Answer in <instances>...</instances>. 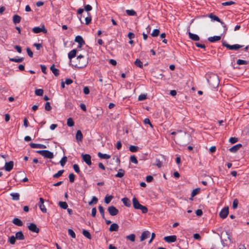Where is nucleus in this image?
Masks as SVG:
<instances>
[{
  "label": "nucleus",
  "mask_w": 249,
  "mask_h": 249,
  "mask_svg": "<svg viewBox=\"0 0 249 249\" xmlns=\"http://www.w3.org/2000/svg\"><path fill=\"white\" fill-rule=\"evenodd\" d=\"M13 200H18L19 199V194L18 193H12L10 194Z\"/></svg>",
  "instance_id": "obj_30"
},
{
  "label": "nucleus",
  "mask_w": 249,
  "mask_h": 249,
  "mask_svg": "<svg viewBox=\"0 0 249 249\" xmlns=\"http://www.w3.org/2000/svg\"><path fill=\"white\" fill-rule=\"evenodd\" d=\"M68 234L70 235L72 238H75L76 237V235L74 231L71 229H68Z\"/></svg>",
  "instance_id": "obj_50"
},
{
  "label": "nucleus",
  "mask_w": 249,
  "mask_h": 249,
  "mask_svg": "<svg viewBox=\"0 0 249 249\" xmlns=\"http://www.w3.org/2000/svg\"><path fill=\"white\" fill-rule=\"evenodd\" d=\"M208 17L211 18L212 20L216 21L217 22H220V19L217 16L213 15V13L210 14Z\"/></svg>",
  "instance_id": "obj_29"
},
{
  "label": "nucleus",
  "mask_w": 249,
  "mask_h": 249,
  "mask_svg": "<svg viewBox=\"0 0 249 249\" xmlns=\"http://www.w3.org/2000/svg\"><path fill=\"white\" fill-rule=\"evenodd\" d=\"M119 229V226L116 223H113L111 225L109 228V231L111 232L118 231Z\"/></svg>",
  "instance_id": "obj_21"
},
{
  "label": "nucleus",
  "mask_w": 249,
  "mask_h": 249,
  "mask_svg": "<svg viewBox=\"0 0 249 249\" xmlns=\"http://www.w3.org/2000/svg\"><path fill=\"white\" fill-rule=\"evenodd\" d=\"M206 78L210 85L213 88H217L219 84L218 76L213 73H208L206 74Z\"/></svg>",
  "instance_id": "obj_1"
},
{
  "label": "nucleus",
  "mask_w": 249,
  "mask_h": 249,
  "mask_svg": "<svg viewBox=\"0 0 249 249\" xmlns=\"http://www.w3.org/2000/svg\"><path fill=\"white\" fill-rule=\"evenodd\" d=\"M132 202L133 207L135 209L141 210L143 213H147V208L141 205L136 197L133 198Z\"/></svg>",
  "instance_id": "obj_3"
},
{
  "label": "nucleus",
  "mask_w": 249,
  "mask_h": 249,
  "mask_svg": "<svg viewBox=\"0 0 249 249\" xmlns=\"http://www.w3.org/2000/svg\"><path fill=\"white\" fill-rule=\"evenodd\" d=\"M82 233L86 237L88 238L89 239H90L91 238V236L89 231L86 230H83L82 231Z\"/></svg>",
  "instance_id": "obj_33"
},
{
  "label": "nucleus",
  "mask_w": 249,
  "mask_h": 249,
  "mask_svg": "<svg viewBox=\"0 0 249 249\" xmlns=\"http://www.w3.org/2000/svg\"><path fill=\"white\" fill-rule=\"evenodd\" d=\"M77 51L75 49H73L70 51L68 53V58L71 60L72 58H74L76 54Z\"/></svg>",
  "instance_id": "obj_26"
},
{
  "label": "nucleus",
  "mask_w": 249,
  "mask_h": 249,
  "mask_svg": "<svg viewBox=\"0 0 249 249\" xmlns=\"http://www.w3.org/2000/svg\"><path fill=\"white\" fill-rule=\"evenodd\" d=\"M238 138L235 137H231L229 139V142L231 144L236 143V142H238Z\"/></svg>",
  "instance_id": "obj_56"
},
{
  "label": "nucleus",
  "mask_w": 249,
  "mask_h": 249,
  "mask_svg": "<svg viewBox=\"0 0 249 249\" xmlns=\"http://www.w3.org/2000/svg\"><path fill=\"white\" fill-rule=\"evenodd\" d=\"M24 58L23 57L16 58H9V60L11 62H15L17 63H20L23 61Z\"/></svg>",
  "instance_id": "obj_36"
},
{
  "label": "nucleus",
  "mask_w": 249,
  "mask_h": 249,
  "mask_svg": "<svg viewBox=\"0 0 249 249\" xmlns=\"http://www.w3.org/2000/svg\"><path fill=\"white\" fill-rule=\"evenodd\" d=\"M14 48L18 53H21L22 52L21 47L20 46L16 45L14 46Z\"/></svg>",
  "instance_id": "obj_63"
},
{
  "label": "nucleus",
  "mask_w": 249,
  "mask_h": 249,
  "mask_svg": "<svg viewBox=\"0 0 249 249\" xmlns=\"http://www.w3.org/2000/svg\"><path fill=\"white\" fill-rule=\"evenodd\" d=\"M160 34V30L159 29H154L153 32L151 34V36L153 37H156L159 36Z\"/></svg>",
  "instance_id": "obj_49"
},
{
  "label": "nucleus",
  "mask_w": 249,
  "mask_h": 249,
  "mask_svg": "<svg viewBox=\"0 0 249 249\" xmlns=\"http://www.w3.org/2000/svg\"><path fill=\"white\" fill-rule=\"evenodd\" d=\"M28 229L33 232L38 233L39 231V228H37L36 225L34 223H31L28 226Z\"/></svg>",
  "instance_id": "obj_12"
},
{
  "label": "nucleus",
  "mask_w": 249,
  "mask_h": 249,
  "mask_svg": "<svg viewBox=\"0 0 249 249\" xmlns=\"http://www.w3.org/2000/svg\"><path fill=\"white\" fill-rule=\"evenodd\" d=\"M75 41L79 44L78 46V48L81 47L82 45L85 44V41L84 40L82 37L80 36H77L75 38Z\"/></svg>",
  "instance_id": "obj_13"
},
{
  "label": "nucleus",
  "mask_w": 249,
  "mask_h": 249,
  "mask_svg": "<svg viewBox=\"0 0 249 249\" xmlns=\"http://www.w3.org/2000/svg\"><path fill=\"white\" fill-rule=\"evenodd\" d=\"M30 146L32 148L44 149L46 148V145L39 143H31Z\"/></svg>",
  "instance_id": "obj_14"
},
{
  "label": "nucleus",
  "mask_w": 249,
  "mask_h": 249,
  "mask_svg": "<svg viewBox=\"0 0 249 249\" xmlns=\"http://www.w3.org/2000/svg\"><path fill=\"white\" fill-rule=\"evenodd\" d=\"M67 160V158L66 156L63 157L60 161V163L62 166H64Z\"/></svg>",
  "instance_id": "obj_51"
},
{
  "label": "nucleus",
  "mask_w": 249,
  "mask_h": 249,
  "mask_svg": "<svg viewBox=\"0 0 249 249\" xmlns=\"http://www.w3.org/2000/svg\"><path fill=\"white\" fill-rule=\"evenodd\" d=\"M98 209H99V212L101 213V215L102 218L104 219H105V212H104V208L102 206L100 205L98 207Z\"/></svg>",
  "instance_id": "obj_43"
},
{
  "label": "nucleus",
  "mask_w": 249,
  "mask_h": 249,
  "mask_svg": "<svg viewBox=\"0 0 249 249\" xmlns=\"http://www.w3.org/2000/svg\"><path fill=\"white\" fill-rule=\"evenodd\" d=\"M238 201L237 199H234L232 203V207L233 209H236L237 207Z\"/></svg>",
  "instance_id": "obj_61"
},
{
  "label": "nucleus",
  "mask_w": 249,
  "mask_h": 249,
  "mask_svg": "<svg viewBox=\"0 0 249 249\" xmlns=\"http://www.w3.org/2000/svg\"><path fill=\"white\" fill-rule=\"evenodd\" d=\"M136 236L134 234L132 233L126 236L127 240H130L131 242H134L135 241Z\"/></svg>",
  "instance_id": "obj_34"
},
{
  "label": "nucleus",
  "mask_w": 249,
  "mask_h": 249,
  "mask_svg": "<svg viewBox=\"0 0 249 249\" xmlns=\"http://www.w3.org/2000/svg\"><path fill=\"white\" fill-rule=\"evenodd\" d=\"M12 222L13 224L18 226H22L23 225V222L18 218H15Z\"/></svg>",
  "instance_id": "obj_25"
},
{
  "label": "nucleus",
  "mask_w": 249,
  "mask_h": 249,
  "mask_svg": "<svg viewBox=\"0 0 249 249\" xmlns=\"http://www.w3.org/2000/svg\"><path fill=\"white\" fill-rule=\"evenodd\" d=\"M73 169L74 170V171L79 174H80L81 173V171L80 170V169H79V165L77 164H74L73 166Z\"/></svg>",
  "instance_id": "obj_47"
},
{
  "label": "nucleus",
  "mask_w": 249,
  "mask_h": 249,
  "mask_svg": "<svg viewBox=\"0 0 249 249\" xmlns=\"http://www.w3.org/2000/svg\"><path fill=\"white\" fill-rule=\"evenodd\" d=\"M72 82V80L70 78H67L65 79V83L68 85L71 84Z\"/></svg>",
  "instance_id": "obj_64"
},
{
  "label": "nucleus",
  "mask_w": 249,
  "mask_h": 249,
  "mask_svg": "<svg viewBox=\"0 0 249 249\" xmlns=\"http://www.w3.org/2000/svg\"><path fill=\"white\" fill-rule=\"evenodd\" d=\"M150 232L149 231H143L141 236V241H142L146 239L150 236Z\"/></svg>",
  "instance_id": "obj_18"
},
{
  "label": "nucleus",
  "mask_w": 249,
  "mask_h": 249,
  "mask_svg": "<svg viewBox=\"0 0 249 249\" xmlns=\"http://www.w3.org/2000/svg\"><path fill=\"white\" fill-rule=\"evenodd\" d=\"M125 173V171L122 169H120L119 170L118 173L115 175V177L117 178H122L124 176Z\"/></svg>",
  "instance_id": "obj_32"
},
{
  "label": "nucleus",
  "mask_w": 249,
  "mask_h": 249,
  "mask_svg": "<svg viewBox=\"0 0 249 249\" xmlns=\"http://www.w3.org/2000/svg\"><path fill=\"white\" fill-rule=\"evenodd\" d=\"M69 178L70 182L71 183H72L74 182V179H75V175H74V174L71 173V174H69Z\"/></svg>",
  "instance_id": "obj_57"
},
{
  "label": "nucleus",
  "mask_w": 249,
  "mask_h": 249,
  "mask_svg": "<svg viewBox=\"0 0 249 249\" xmlns=\"http://www.w3.org/2000/svg\"><path fill=\"white\" fill-rule=\"evenodd\" d=\"M64 170H61L58 171V172L53 175V178H58L62 176L63 173H64Z\"/></svg>",
  "instance_id": "obj_40"
},
{
  "label": "nucleus",
  "mask_w": 249,
  "mask_h": 249,
  "mask_svg": "<svg viewBox=\"0 0 249 249\" xmlns=\"http://www.w3.org/2000/svg\"><path fill=\"white\" fill-rule=\"evenodd\" d=\"M229 214V208L228 207L223 208L220 212L219 215V216L222 218L225 219L226 218Z\"/></svg>",
  "instance_id": "obj_7"
},
{
  "label": "nucleus",
  "mask_w": 249,
  "mask_h": 249,
  "mask_svg": "<svg viewBox=\"0 0 249 249\" xmlns=\"http://www.w3.org/2000/svg\"><path fill=\"white\" fill-rule=\"evenodd\" d=\"M44 200L43 198L40 197L39 198V202L38 204V205L40 209V210L44 213H47V209L44 205Z\"/></svg>",
  "instance_id": "obj_9"
},
{
  "label": "nucleus",
  "mask_w": 249,
  "mask_h": 249,
  "mask_svg": "<svg viewBox=\"0 0 249 249\" xmlns=\"http://www.w3.org/2000/svg\"><path fill=\"white\" fill-rule=\"evenodd\" d=\"M45 109L47 111H50L52 109V107L49 102H46L45 104Z\"/></svg>",
  "instance_id": "obj_58"
},
{
  "label": "nucleus",
  "mask_w": 249,
  "mask_h": 249,
  "mask_svg": "<svg viewBox=\"0 0 249 249\" xmlns=\"http://www.w3.org/2000/svg\"><path fill=\"white\" fill-rule=\"evenodd\" d=\"M235 4V2L233 1H228L222 3L223 6H229Z\"/></svg>",
  "instance_id": "obj_55"
},
{
  "label": "nucleus",
  "mask_w": 249,
  "mask_h": 249,
  "mask_svg": "<svg viewBox=\"0 0 249 249\" xmlns=\"http://www.w3.org/2000/svg\"><path fill=\"white\" fill-rule=\"evenodd\" d=\"M97 201L98 198L96 196H94L92 197V200L89 202V205H92L93 204L97 203Z\"/></svg>",
  "instance_id": "obj_48"
},
{
  "label": "nucleus",
  "mask_w": 249,
  "mask_h": 249,
  "mask_svg": "<svg viewBox=\"0 0 249 249\" xmlns=\"http://www.w3.org/2000/svg\"><path fill=\"white\" fill-rule=\"evenodd\" d=\"M26 51H27V53L28 55L30 57H33V53L32 51H31V50L29 48L27 47L26 49Z\"/></svg>",
  "instance_id": "obj_62"
},
{
  "label": "nucleus",
  "mask_w": 249,
  "mask_h": 249,
  "mask_svg": "<svg viewBox=\"0 0 249 249\" xmlns=\"http://www.w3.org/2000/svg\"><path fill=\"white\" fill-rule=\"evenodd\" d=\"M113 197L112 196H106L105 198V202L106 204H109L110 202V201H111V200L112 199Z\"/></svg>",
  "instance_id": "obj_42"
},
{
  "label": "nucleus",
  "mask_w": 249,
  "mask_h": 249,
  "mask_svg": "<svg viewBox=\"0 0 249 249\" xmlns=\"http://www.w3.org/2000/svg\"><path fill=\"white\" fill-rule=\"evenodd\" d=\"M14 163L13 161H10L8 162H6L5 164V170L7 172H10L13 168Z\"/></svg>",
  "instance_id": "obj_15"
},
{
  "label": "nucleus",
  "mask_w": 249,
  "mask_h": 249,
  "mask_svg": "<svg viewBox=\"0 0 249 249\" xmlns=\"http://www.w3.org/2000/svg\"><path fill=\"white\" fill-rule=\"evenodd\" d=\"M188 35L190 39L193 41H198L199 40V37L198 35L192 33L191 32L188 33Z\"/></svg>",
  "instance_id": "obj_17"
},
{
  "label": "nucleus",
  "mask_w": 249,
  "mask_h": 249,
  "mask_svg": "<svg viewBox=\"0 0 249 249\" xmlns=\"http://www.w3.org/2000/svg\"><path fill=\"white\" fill-rule=\"evenodd\" d=\"M107 210L109 214L111 216L116 215L119 213L118 210L113 206H109Z\"/></svg>",
  "instance_id": "obj_6"
},
{
  "label": "nucleus",
  "mask_w": 249,
  "mask_h": 249,
  "mask_svg": "<svg viewBox=\"0 0 249 249\" xmlns=\"http://www.w3.org/2000/svg\"><path fill=\"white\" fill-rule=\"evenodd\" d=\"M146 98V95L142 94L138 97V100L139 101H143Z\"/></svg>",
  "instance_id": "obj_59"
},
{
  "label": "nucleus",
  "mask_w": 249,
  "mask_h": 249,
  "mask_svg": "<svg viewBox=\"0 0 249 249\" xmlns=\"http://www.w3.org/2000/svg\"><path fill=\"white\" fill-rule=\"evenodd\" d=\"M121 200L125 206L129 207L131 206V202L127 197L123 198Z\"/></svg>",
  "instance_id": "obj_23"
},
{
  "label": "nucleus",
  "mask_w": 249,
  "mask_h": 249,
  "mask_svg": "<svg viewBox=\"0 0 249 249\" xmlns=\"http://www.w3.org/2000/svg\"><path fill=\"white\" fill-rule=\"evenodd\" d=\"M129 149L132 152H136L138 150L139 147L135 145H130L129 147Z\"/></svg>",
  "instance_id": "obj_44"
},
{
  "label": "nucleus",
  "mask_w": 249,
  "mask_h": 249,
  "mask_svg": "<svg viewBox=\"0 0 249 249\" xmlns=\"http://www.w3.org/2000/svg\"><path fill=\"white\" fill-rule=\"evenodd\" d=\"M36 152L46 158L51 159L53 158V153L47 150H38Z\"/></svg>",
  "instance_id": "obj_4"
},
{
  "label": "nucleus",
  "mask_w": 249,
  "mask_h": 249,
  "mask_svg": "<svg viewBox=\"0 0 249 249\" xmlns=\"http://www.w3.org/2000/svg\"><path fill=\"white\" fill-rule=\"evenodd\" d=\"M130 161L135 164L138 163V160L136 157L134 155L131 156L130 158Z\"/></svg>",
  "instance_id": "obj_53"
},
{
  "label": "nucleus",
  "mask_w": 249,
  "mask_h": 249,
  "mask_svg": "<svg viewBox=\"0 0 249 249\" xmlns=\"http://www.w3.org/2000/svg\"><path fill=\"white\" fill-rule=\"evenodd\" d=\"M222 45L224 47H226L227 48L230 50H237L243 47V45H240L239 44H234L233 45H231L228 44L226 41H224L223 42Z\"/></svg>",
  "instance_id": "obj_5"
},
{
  "label": "nucleus",
  "mask_w": 249,
  "mask_h": 249,
  "mask_svg": "<svg viewBox=\"0 0 249 249\" xmlns=\"http://www.w3.org/2000/svg\"><path fill=\"white\" fill-rule=\"evenodd\" d=\"M221 36H213L209 37L208 38V40L209 41L211 42H214L220 40L221 39Z\"/></svg>",
  "instance_id": "obj_19"
},
{
  "label": "nucleus",
  "mask_w": 249,
  "mask_h": 249,
  "mask_svg": "<svg viewBox=\"0 0 249 249\" xmlns=\"http://www.w3.org/2000/svg\"><path fill=\"white\" fill-rule=\"evenodd\" d=\"M164 240L168 243H173L176 241L177 236L176 235H170L164 237Z\"/></svg>",
  "instance_id": "obj_10"
},
{
  "label": "nucleus",
  "mask_w": 249,
  "mask_h": 249,
  "mask_svg": "<svg viewBox=\"0 0 249 249\" xmlns=\"http://www.w3.org/2000/svg\"><path fill=\"white\" fill-rule=\"evenodd\" d=\"M59 206L63 209H67L68 208V204L66 202L59 201L58 202Z\"/></svg>",
  "instance_id": "obj_31"
},
{
  "label": "nucleus",
  "mask_w": 249,
  "mask_h": 249,
  "mask_svg": "<svg viewBox=\"0 0 249 249\" xmlns=\"http://www.w3.org/2000/svg\"><path fill=\"white\" fill-rule=\"evenodd\" d=\"M21 17L18 15H14V16L13 17V23L15 24L19 23L21 21Z\"/></svg>",
  "instance_id": "obj_24"
},
{
  "label": "nucleus",
  "mask_w": 249,
  "mask_h": 249,
  "mask_svg": "<svg viewBox=\"0 0 249 249\" xmlns=\"http://www.w3.org/2000/svg\"><path fill=\"white\" fill-rule=\"evenodd\" d=\"M237 64L239 65H247L248 63V62L246 60H242V59H238L237 60L236 62Z\"/></svg>",
  "instance_id": "obj_46"
},
{
  "label": "nucleus",
  "mask_w": 249,
  "mask_h": 249,
  "mask_svg": "<svg viewBox=\"0 0 249 249\" xmlns=\"http://www.w3.org/2000/svg\"><path fill=\"white\" fill-rule=\"evenodd\" d=\"M200 191V189L199 188H196L192 191L191 193V197H193L195 196H196V195H197Z\"/></svg>",
  "instance_id": "obj_39"
},
{
  "label": "nucleus",
  "mask_w": 249,
  "mask_h": 249,
  "mask_svg": "<svg viewBox=\"0 0 249 249\" xmlns=\"http://www.w3.org/2000/svg\"><path fill=\"white\" fill-rule=\"evenodd\" d=\"M75 137L77 142H81L82 141L83 136L81 130H78L77 131Z\"/></svg>",
  "instance_id": "obj_20"
},
{
  "label": "nucleus",
  "mask_w": 249,
  "mask_h": 249,
  "mask_svg": "<svg viewBox=\"0 0 249 249\" xmlns=\"http://www.w3.org/2000/svg\"><path fill=\"white\" fill-rule=\"evenodd\" d=\"M67 125L70 127H72L74 125V122L71 118L67 119Z\"/></svg>",
  "instance_id": "obj_38"
},
{
  "label": "nucleus",
  "mask_w": 249,
  "mask_h": 249,
  "mask_svg": "<svg viewBox=\"0 0 249 249\" xmlns=\"http://www.w3.org/2000/svg\"><path fill=\"white\" fill-rule=\"evenodd\" d=\"M125 12L128 16H134L137 15L136 12L133 9L126 10Z\"/></svg>",
  "instance_id": "obj_35"
},
{
  "label": "nucleus",
  "mask_w": 249,
  "mask_h": 249,
  "mask_svg": "<svg viewBox=\"0 0 249 249\" xmlns=\"http://www.w3.org/2000/svg\"><path fill=\"white\" fill-rule=\"evenodd\" d=\"M88 16L85 18V24L89 25L91 21V17L90 14L88 13Z\"/></svg>",
  "instance_id": "obj_41"
},
{
  "label": "nucleus",
  "mask_w": 249,
  "mask_h": 249,
  "mask_svg": "<svg viewBox=\"0 0 249 249\" xmlns=\"http://www.w3.org/2000/svg\"><path fill=\"white\" fill-rule=\"evenodd\" d=\"M134 64L136 66L140 68H142L143 67L142 62L139 59H137L135 60Z\"/></svg>",
  "instance_id": "obj_37"
},
{
  "label": "nucleus",
  "mask_w": 249,
  "mask_h": 249,
  "mask_svg": "<svg viewBox=\"0 0 249 249\" xmlns=\"http://www.w3.org/2000/svg\"><path fill=\"white\" fill-rule=\"evenodd\" d=\"M16 237L14 235H12L9 238V241L11 244L14 245L16 243Z\"/></svg>",
  "instance_id": "obj_54"
},
{
  "label": "nucleus",
  "mask_w": 249,
  "mask_h": 249,
  "mask_svg": "<svg viewBox=\"0 0 249 249\" xmlns=\"http://www.w3.org/2000/svg\"><path fill=\"white\" fill-rule=\"evenodd\" d=\"M162 162L159 159L157 158L156 159L155 164L158 167L160 168L161 167Z\"/></svg>",
  "instance_id": "obj_52"
},
{
  "label": "nucleus",
  "mask_w": 249,
  "mask_h": 249,
  "mask_svg": "<svg viewBox=\"0 0 249 249\" xmlns=\"http://www.w3.org/2000/svg\"><path fill=\"white\" fill-rule=\"evenodd\" d=\"M76 59L78 61V63L75 65V67L80 69H83L85 68L88 64V59L85 58V56L82 54L79 55L77 57Z\"/></svg>",
  "instance_id": "obj_2"
},
{
  "label": "nucleus",
  "mask_w": 249,
  "mask_h": 249,
  "mask_svg": "<svg viewBox=\"0 0 249 249\" xmlns=\"http://www.w3.org/2000/svg\"><path fill=\"white\" fill-rule=\"evenodd\" d=\"M50 70L52 71V72L55 76H58L59 74V71L57 69L55 68L54 65H53L51 68Z\"/></svg>",
  "instance_id": "obj_27"
},
{
  "label": "nucleus",
  "mask_w": 249,
  "mask_h": 249,
  "mask_svg": "<svg viewBox=\"0 0 249 249\" xmlns=\"http://www.w3.org/2000/svg\"><path fill=\"white\" fill-rule=\"evenodd\" d=\"M33 32L34 33H39L40 32H43V33H47V30L45 28V26L44 25H42V27H36L33 28L32 29Z\"/></svg>",
  "instance_id": "obj_8"
},
{
  "label": "nucleus",
  "mask_w": 249,
  "mask_h": 249,
  "mask_svg": "<svg viewBox=\"0 0 249 249\" xmlns=\"http://www.w3.org/2000/svg\"><path fill=\"white\" fill-rule=\"evenodd\" d=\"M83 160L88 165H91L92 163L91 161V156L89 154H82Z\"/></svg>",
  "instance_id": "obj_11"
},
{
  "label": "nucleus",
  "mask_w": 249,
  "mask_h": 249,
  "mask_svg": "<svg viewBox=\"0 0 249 249\" xmlns=\"http://www.w3.org/2000/svg\"><path fill=\"white\" fill-rule=\"evenodd\" d=\"M92 9V6L89 4H87L84 7V10L87 12L91 11Z\"/></svg>",
  "instance_id": "obj_60"
},
{
  "label": "nucleus",
  "mask_w": 249,
  "mask_h": 249,
  "mask_svg": "<svg viewBox=\"0 0 249 249\" xmlns=\"http://www.w3.org/2000/svg\"><path fill=\"white\" fill-rule=\"evenodd\" d=\"M35 92L37 96H42L43 94V90L42 89H36Z\"/></svg>",
  "instance_id": "obj_45"
},
{
  "label": "nucleus",
  "mask_w": 249,
  "mask_h": 249,
  "mask_svg": "<svg viewBox=\"0 0 249 249\" xmlns=\"http://www.w3.org/2000/svg\"><path fill=\"white\" fill-rule=\"evenodd\" d=\"M242 146V145L241 143H238L230 148L229 151L231 153H236Z\"/></svg>",
  "instance_id": "obj_16"
},
{
  "label": "nucleus",
  "mask_w": 249,
  "mask_h": 249,
  "mask_svg": "<svg viewBox=\"0 0 249 249\" xmlns=\"http://www.w3.org/2000/svg\"><path fill=\"white\" fill-rule=\"evenodd\" d=\"M15 237L17 239L20 240H23L25 239L24 235L21 231L17 232L16 233Z\"/></svg>",
  "instance_id": "obj_22"
},
{
  "label": "nucleus",
  "mask_w": 249,
  "mask_h": 249,
  "mask_svg": "<svg viewBox=\"0 0 249 249\" xmlns=\"http://www.w3.org/2000/svg\"><path fill=\"white\" fill-rule=\"evenodd\" d=\"M98 156L103 159H109L110 158V156L107 154H103L101 152L98 153Z\"/></svg>",
  "instance_id": "obj_28"
}]
</instances>
